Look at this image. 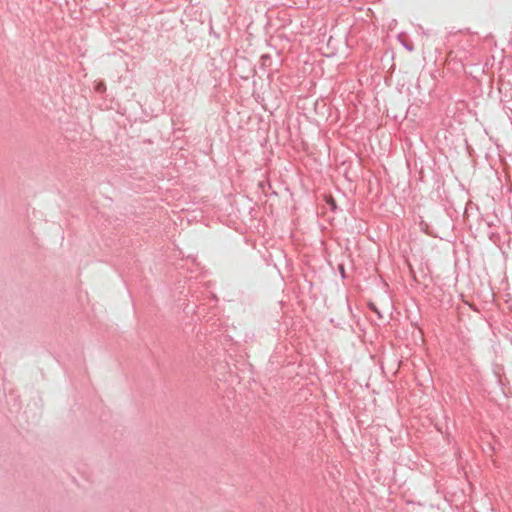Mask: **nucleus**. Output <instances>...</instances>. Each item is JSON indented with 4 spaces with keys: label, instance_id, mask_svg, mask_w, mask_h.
Masks as SVG:
<instances>
[{
    "label": "nucleus",
    "instance_id": "obj_1",
    "mask_svg": "<svg viewBox=\"0 0 512 512\" xmlns=\"http://www.w3.org/2000/svg\"><path fill=\"white\" fill-rule=\"evenodd\" d=\"M327 203L331 205L332 209L336 208V203H335L334 199L331 196H329L327 198Z\"/></svg>",
    "mask_w": 512,
    "mask_h": 512
}]
</instances>
